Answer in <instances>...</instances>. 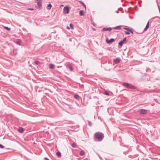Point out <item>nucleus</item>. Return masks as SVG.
<instances>
[{
  "mask_svg": "<svg viewBox=\"0 0 160 160\" xmlns=\"http://www.w3.org/2000/svg\"><path fill=\"white\" fill-rule=\"evenodd\" d=\"M70 26L72 29H74V26L72 24L70 23Z\"/></svg>",
  "mask_w": 160,
  "mask_h": 160,
  "instance_id": "5701e85b",
  "label": "nucleus"
},
{
  "mask_svg": "<svg viewBox=\"0 0 160 160\" xmlns=\"http://www.w3.org/2000/svg\"><path fill=\"white\" fill-rule=\"evenodd\" d=\"M67 28H68V29H70V28H69V27H67Z\"/></svg>",
  "mask_w": 160,
  "mask_h": 160,
  "instance_id": "c9c22d12",
  "label": "nucleus"
},
{
  "mask_svg": "<svg viewBox=\"0 0 160 160\" xmlns=\"http://www.w3.org/2000/svg\"><path fill=\"white\" fill-rule=\"evenodd\" d=\"M94 137L95 140H97L98 141L100 142L103 139L104 135L103 133L98 132L95 134Z\"/></svg>",
  "mask_w": 160,
  "mask_h": 160,
  "instance_id": "f257e3e1",
  "label": "nucleus"
},
{
  "mask_svg": "<svg viewBox=\"0 0 160 160\" xmlns=\"http://www.w3.org/2000/svg\"><path fill=\"white\" fill-rule=\"evenodd\" d=\"M16 43L19 45H21V41L20 40H18L16 42Z\"/></svg>",
  "mask_w": 160,
  "mask_h": 160,
  "instance_id": "412c9836",
  "label": "nucleus"
},
{
  "mask_svg": "<svg viewBox=\"0 0 160 160\" xmlns=\"http://www.w3.org/2000/svg\"><path fill=\"white\" fill-rule=\"evenodd\" d=\"M49 68L51 69H54L55 68V66L52 64H50L49 65Z\"/></svg>",
  "mask_w": 160,
  "mask_h": 160,
  "instance_id": "6ab92c4d",
  "label": "nucleus"
},
{
  "mask_svg": "<svg viewBox=\"0 0 160 160\" xmlns=\"http://www.w3.org/2000/svg\"><path fill=\"white\" fill-rule=\"evenodd\" d=\"M70 9L68 6H65L63 8V13H64L68 14L69 13Z\"/></svg>",
  "mask_w": 160,
  "mask_h": 160,
  "instance_id": "39448f33",
  "label": "nucleus"
},
{
  "mask_svg": "<svg viewBox=\"0 0 160 160\" xmlns=\"http://www.w3.org/2000/svg\"><path fill=\"white\" fill-rule=\"evenodd\" d=\"M76 144L75 143H73L72 145V147L75 148L76 147Z\"/></svg>",
  "mask_w": 160,
  "mask_h": 160,
  "instance_id": "b1692460",
  "label": "nucleus"
},
{
  "mask_svg": "<svg viewBox=\"0 0 160 160\" xmlns=\"http://www.w3.org/2000/svg\"><path fill=\"white\" fill-rule=\"evenodd\" d=\"M62 67V66H59L57 67L58 68H59Z\"/></svg>",
  "mask_w": 160,
  "mask_h": 160,
  "instance_id": "72a5a7b5",
  "label": "nucleus"
},
{
  "mask_svg": "<svg viewBox=\"0 0 160 160\" xmlns=\"http://www.w3.org/2000/svg\"><path fill=\"white\" fill-rule=\"evenodd\" d=\"M19 132L21 133H23L24 131V129L21 127H20L18 128Z\"/></svg>",
  "mask_w": 160,
  "mask_h": 160,
  "instance_id": "f8f14e48",
  "label": "nucleus"
},
{
  "mask_svg": "<svg viewBox=\"0 0 160 160\" xmlns=\"http://www.w3.org/2000/svg\"><path fill=\"white\" fill-rule=\"evenodd\" d=\"M4 148V146L3 145H2L1 144H0V148Z\"/></svg>",
  "mask_w": 160,
  "mask_h": 160,
  "instance_id": "c756f323",
  "label": "nucleus"
},
{
  "mask_svg": "<svg viewBox=\"0 0 160 160\" xmlns=\"http://www.w3.org/2000/svg\"><path fill=\"white\" fill-rule=\"evenodd\" d=\"M158 18L159 19H160V17H158V16H156L155 17H154L153 18H151V19H154L155 18Z\"/></svg>",
  "mask_w": 160,
  "mask_h": 160,
  "instance_id": "c85d7f7f",
  "label": "nucleus"
},
{
  "mask_svg": "<svg viewBox=\"0 0 160 160\" xmlns=\"http://www.w3.org/2000/svg\"><path fill=\"white\" fill-rule=\"evenodd\" d=\"M74 97L77 100H79L80 98V97L78 95H75L74 96Z\"/></svg>",
  "mask_w": 160,
  "mask_h": 160,
  "instance_id": "f3484780",
  "label": "nucleus"
},
{
  "mask_svg": "<svg viewBox=\"0 0 160 160\" xmlns=\"http://www.w3.org/2000/svg\"><path fill=\"white\" fill-rule=\"evenodd\" d=\"M105 95H109V94L108 92H106L105 93Z\"/></svg>",
  "mask_w": 160,
  "mask_h": 160,
  "instance_id": "7c9ffc66",
  "label": "nucleus"
},
{
  "mask_svg": "<svg viewBox=\"0 0 160 160\" xmlns=\"http://www.w3.org/2000/svg\"><path fill=\"white\" fill-rule=\"evenodd\" d=\"M80 2L83 5V6L85 7V8H86V6L85 4L82 1H80Z\"/></svg>",
  "mask_w": 160,
  "mask_h": 160,
  "instance_id": "a878e982",
  "label": "nucleus"
},
{
  "mask_svg": "<svg viewBox=\"0 0 160 160\" xmlns=\"http://www.w3.org/2000/svg\"><path fill=\"white\" fill-rule=\"evenodd\" d=\"M80 154L81 155L83 156L84 154V152L83 151H81L80 152Z\"/></svg>",
  "mask_w": 160,
  "mask_h": 160,
  "instance_id": "4be33fe9",
  "label": "nucleus"
},
{
  "mask_svg": "<svg viewBox=\"0 0 160 160\" xmlns=\"http://www.w3.org/2000/svg\"><path fill=\"white\" fill-rule=\"evenodd\" d=\"M121 61V59L119 58H117L113 60L114 62L116 64L119 63Z\"/></svg>",
  "mask_w": 160,
  "mask_h": 160,
  "instance_id": "0eeeda50",
  "label": "nucleus"
},
{
  "mask_svg": "<svg viewBox=\"0 0 160 160\" xmlns=\"http://www.w3.org/2000/svg\"><path fill=\"white\" fill-rule=\"evenodd\" d=\"M126 38H123V40L121 41L118 43V44L119 46L122 47V46L123 44L126 43Z\"/></svg>",
  "mask_w": 160,
  "mask_h": 160,
  "instance_id": "20e7f679",
  "label": "nucleus"
},
{
  "mask_svg": "<svg viewBox=\"0 0 160 160\" xmlns=\"http://www.w3.org/2000/svg\"><path fill=\"white\" fill-rule=\"evenodd\" d=\"M57 155L58 157H60L61 156V152L58 151L57 153Z\"/></svg>",
  "mask_w": 160,
  "mask_h": 160,
  "instance_id": "aec40b11",
  "label": "nucleus"
},
{
  "mask_svg": "<svg viewBox=\"0 0 160 160\" xmlns=\"http://www.w3.org/2000/svg\"><path fill=\"white\" fill-rule=\"evenodd\" d=\"M122 26H118L113 28V29L116 30H120L121 29Z\"/></svg>",
  "mask_w": 160,
  "mask_h": 160,
  "instance_id": "ddd939ff",
  "label": "nucleus"
},
{
  "mask_svg": "<svg viewBox=\"0 0 160 160\" xmlns=\"http://www.w3.org/2000/svg\"><path fill=\"white\" fill-rule=\"evenodd\" d=\"M150 20H149V21L148 22V23L146 25V26L144 30V31H147L148 28L149 27V22H150Z\"/></svg>",
  "mask_w": 160,
  "mask_h": 160,
  "instance_id": "9d476101",
  "label": "nucleus"
},
{
  "mask_svg": "<svg viewBox=\"0 0 160 160\" xmlns=\"http://www.w3.org/2000/svg\"><path fill=\"white\" fill-rule=\"evenodd\" d=\"M13 53L14 55H16L18 53V49H14L13 50Z\"/></svg>",
  "mask_w": 160,
  "mask_h": 160,
  "instance_id": "4468645a",
  "label": "nucleus"
},
{
  "mask_svg": "<svg viewBox=\"0 0 160 160\" xmlns=\"http://www.w3.org/2000/svg\"><path fill=\"white\" fill-rule=\"evenodd\" d=\"M66 67L67 68L69 69V70L72 71V66L69 64H68L66 65Z\"/></svg>",
  "mask_w": 160,
  "mask_h": 160,
  "instance_id": "9b49d317",
  "label": "nucleus"
},
{
  "mask_svg": "<svg viewBox=\"0 0 160 160\" xmlns=\"http://www.w3.org/2000/svg\"><path fill=\"white\" fill-rule=\"evenodd\" d=\"M37 1H41L42 0H37Z\"/></svg>",
  "mask_w": 160,
  "mask_h": 160,
  "instance_id": "f704fd0d",
  "label": "nucleus"
},
{
  "mask_svg": "<svg viewBox=\"0 0 160 160\" xmlns=\"http://www.w3.org/2000/svg\"><path fill=\"white\" fill-rule=\"evenodd\" d=\"M88 125L90 126H91L92 124V122H90V121H88Z\"/></svg>",
  "mask_w": 160,
  "mask_h": 160,
  "instance_id": "cd10ccee",
  "label": "nucleus"
},
{
  "mask_svg": "<svg viewBox=\"0 0 160 160\" xmlns=\"http://www.w3.org/2000/svg\"><path fill=\"white\" fill-rule=\"evenodd\" d=\"M124 28L127 30V31L125 32V33L127 35H129L130 34V33H133V31L131 30V29L127 28Z\"/></svg>",
  "mask_w": 160,
  "mask_h": 160,
  "instance_id": "7ed1b4c3",
  "label": "nucleus"
},
{
  "mask_svg": "<svg viewBox=\"0 0 160 160\" xmlns=\"http://www.w3.org/2000/svg\"><path fill=\"white\" fill-rule=\"evenodd\" d=\"M52 7V5L51 4H49L47 7V8L48 10H50Z\"/></svg>",
  "mask_w": 160,
  "mask_h": 160,
  "instance_id": "dca6fc26",
  "label": "nucleus"
},
{
  "mask_svg": "<svg viewBox=\"0 0 160 160\" xmlns=\"http://www.w3.org/2000/svg\"><path fill=\"white\" fill-rule=\"evenodd\" d=\"M40 62L39 61H35V63L36 64L38 65L40 64Z\"/></svg>",
  "mask_w": 160,
  "mask_h": 160,
  "instance_id": "bb28decb",
  "label": "nucleus"
},
{
  "mask_svg": "<svg viewBox=\"0 0 160 160\" xmlns=\"http://www.w3.org/2000/svg\"><path fill=\"white\" fill-rule=\"evenodd\" d=\"M93 30L94 31H95L96 30L94 28H93Z\"/></svg>",
  "mask_w": 160,
  "mask_h": 160,
  "instance_id": "e433bc0d",
  "label": "nucleus"
},
{
  "mask_svg": "<svg viewBox=\"0 0 160 160\" xmlns=\"http://www.w3.org/2000/svg\"><path fill=\"white\" fill-rule=\"evenodd\" d=\"M114 39L113 38H111L110 40L106 39V42L108 44H110L112 43L114 41Z\"/></svg>",
  "mask_w": 160,
  "mask_h": 160,
  "instance_id": "6e6552de",
  "label": "nucleus"
},
{
  "mask_svg": "<svg viewBox=\"0 0 160 160\" xmlns=\"http://www.w3.org/2000/svg\"><path fill=\"white\" fill-rule=\"evenodd\" d=\"M37 4L39 7H41L42 6V3L41 1H38V2H37Z\"/></svg>",
  "mask_w": 160,
  "mask_h": 160,
  "instance_id": "a211bd4d",
  "label": "nucleus"
},
{
  "mask_svg": "<svg viewBox=\"0 0 160 160\" xmlns=\"http://www.w3.org/2000/svg\"><path fill=\"white\" fill-rule=\"evenodd\" d=\"M79 15L81 16H83L84 15V12L83 10H81L79 11Z\"/></svg>",
  "mask_w": 160,
  "mask_h": 160,
  "instance_id": "2eb2a0df",
  "label": "nucleus"
},
{
  "mask_svg": "<svg viewBox=\"0 0 160 160\" xmlns=\"http://www.w3.org/2000/svg\"><path fill=\"white\" fill-rule=\"evenodd\" d=\"M112 28H104L102 29V31H110L112 30Z\"/></svg>",
  "mask_w": 160,
  "mask_h": 160,
  "instance_id": "1a4fd4ad",
  "label": "nucleus"
},
{
  "mask_svg": "<svg viewBox=\"0 0 160 160\" xmlns=\"http://www.w3.org/2000/svg\"><path fill=\"white\" fill-rule=\"evenodd\" d=\"M44 159L45 160H50L49 159H48V158H47L46 157H45L44 158Z\"/></svg>",
  "mask_w": 160,
  "mask_h": 160,
  "instance_id": "2f4dec72",
  "label": "nucleus"
},
{
  "mask_svg": "<svg viewBox=\"0 0 160 160\" xmlns=\"http://www.w3.org/2000/svg\"><path fill=\"white\" fill-rule=\"evenodd\" d=\"M141 114H145L147 113V111L144 109H141L139 111Z\"/></svg>",
  "mask_w": 160,
  "mask_h": 160,
  "instance_id": "423d86ee",
  "label": "nucleus"
},
{
  "mask_svg": "<svg viewBox=\"0 0 160 160\" xmlns=\"http://www.w3.org/2000/svg\"><path fill=\"white\" fill-rule=\"evenodd\" d=\"M28 10H34V9L32 8H29L28 9Z\"/></svg>",
  "mask_w": 160,
  "mask_h": 160,
  "instance_id": "473e14b6",
  "label": "nucleus"
},
{
  "mask_svg": "<svg viewBox=\"0 0 160 160\" xmlns=\"http://www.w3.org/2000/svg\"><path fill=\"white\" fill-rule=\"evenodd\" d=\"M122 85L123 86L132 89H135V87L134 86L127 83L123 82Z\"/></svg>",
  "mask_w": 160,
  "mask_h": 160,
  "instance_id": "f03ea898",
  "label": "nucleus"
},
{
  "mask_svg": "<svg viewBox=\"0 0 160 160\" xmlns=\"http://www.w3.org/2000/svg\"><path fill=\"white\" fill-rule=\"evenodd\" d=\"M4 28L8 31H10L11 30V28H8V27H4Z\"/></svg>",
  "mask_w": 160,
  "mask_h": 160,
  "instance_id": "393cba45",
  "label": "nucleus"
}]
</instances>
